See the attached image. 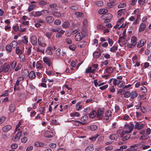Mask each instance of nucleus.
Segmentation results:
<instances>
[{
	"mask_svg": "<svg viewBox=\"0 0 151 151\" xmlns=\"http://www.w3.org/2000/svg\"><path fill=\"white\" fill-rule=\"evenodd\" d=\"M9 111L12 112H14L15 110V106L14 104H11L9 106Z\"/></svg>",
	"mask_w": 151,
	"mask_h": 151,
	"instance_id": "obj_29",
	"label": "nucleus"
},
{
	"mask_svg": "<svg viewBox=\"0 0 151 151\" xmlns=\"http://www.w3.org/2000/svg\"><path fill=\"white\" fill-rule=\"evenodd\" d=\"M6 118L4 116H1L0 118V124H2L5 120Z\"/></svg>",
	"mask_w": 151,
	"mask_h": 151,
	"instance_id": "obj_61",
	"label": "nucleus"
},
{
	"mask_svg": "<svg viewBox=\"0 0 151 151\" xmlns=\"http://www.w3.org/2000/svg\"><path fill=\"white\" fill-rule=\"evenodd\" d=\"M137 39L134 36H132L131 38V42L133 46H135L137 43Z\"/></svg>",
	"mask_w": 151,
	"mask_h": 151,
	"instance_id": "obj_22",
	"label": "nucleus"
},
{
	"mask_svg": "<svg viewBox=\"0 0 151 151\" xmlns=\"http://www.w3.org/2000/svg\"><path fill=\"white\" fill-rule=\"evenodd\" d=\"M70 25L68 21H66L64 22L63 24V27L64 28H67Z\"/></svg>",
	"mask_w": 151,
	"mask_h": 151,
	"instance_id": "obj_42",
	"label": "nucleus"
},
{
	"mask_svg": "<svg viewBox=\"0 0 151 151\" xmlns=\"http://www.w3.org/2000/svg\"><path fill=\"white\" fill-rule=\"evenodd\" d=\"M69 48L72 50L74 51L75 50L76 48V45L73 44L72 45H70L69 46Z\"/></svg>",
	"mask_w": 151,
	"mask_h": 151,
	"instance_id": "obj_50",
	"label": "nucleus"
},
{
	"mask_svg": "<svg viewBox=\"0 0 151 151\" xmlns=\"http://www.w3.org/2000/svg\"><path fill=\"white\" fill-rule=\"evenodd\" d=\"M94 150L93 145H91L88 146L85 149V151H93Z\"/></svg>",
	"mask_w": 151,
	"mask_h": 151,
	"instance_id": "obj_34",
	"label": "nucleus"
},
{
	"mask_svg": "<svg viewBox=\"0 0 151 151\" xmlns=\"http://www.w3.org/2000/svg\"><path fill=\"white\" fill-rule=\"evenodd\" d=\"M130 93V98L132 99L136 98L138 95L136 91H135L131 92Z\"/></svg>",
	"mask_w": 151,
	"mask_h": 151,
	"instance_id": "obj_26",
	"label": "nucleus"
},
{
	"mask_svg": "<svg viewBox=\"0 0 151 151\" xmlns=\"http://www.w3.org/2000/svg\"><path fill=\"white\" fill-rule=\"evenodd\" d=\"M116 0H109V2L107 4V6L109 8H111V6L116 4Z\"/></svg>",
	"mask_w": 151,
	"mask_h": 151,
	"instance_id": "obj_13",
	"label": "nucleus"
},
{
	"mask_svg": "<svg viewBox=\"0 0 151 151\" xmlns=\"http://www.w3.org/2000/svg\"><path fill=\"white\" fill-rule=\"evenodd\" d=\"M22 67V65L21 64L19 63L17 65V67L14 68V70L15 71H17L20 70Z\"/></svg>",
	"mask_w": 151,
	"mask_h": 151,
	"instance_id": "obj_41",
	"label": "nucleus"
},
{
	"mask_svg": "<svg viewBox=\"0 0 151 151\" xmlns=\"http://www.w3.org/2000/svg\"><path fill=\"white\" fill-rule=\"evenodd\" d=\"M36 5L35 4H33L31 5L29 7L28 9V11L29 12H30L33 10L35 8V7Z\"/></svg>",
	"mask_w": 151,
	"mask_h": 151,
	"instance_id": "obj_38",
	"label": "nucleus"
},
{
	"mask_svg": "<svg viewBox=\"0 0 151 151\" xmlns=\"http://www.w3.org/2000/svg\"><path fill=\"white\" fill-rule=\"evenodd\" d=\"M36 66L37 68H43L42 64L39 62H37Z\"/></svg>",
	"mask_w": 151,
	"mask_h": 151,
	"instance_id": "obj_63",
	"label": "nucleus"
},
{
	"mask_svg": "<svg viewBox=\"0 0 151 151\" xmlns=\"http://www.w3.org/2000/svg\"><path fill=\"white\" fill-rule=\"evenodd\" d=\"M119 137V135L117 134H113L109 136V138L110 139H114L115 141H116Z\"/></svg>",
	"mask_w": 151,
	"mask_h": 151,
	"instance_id": "obj_19",
	"label": "nucleus"
},
{
	"mask_svg": "<svg viewBox=\"0 0 151 151\" xmlns=\"http://www.w3.org/2000/svg\"><path fill=\"white\" fill-rule=\"evenodd\" d=\"M88 117L87 116L85 115L83 116L81 119V122H86L87 121V120H88Z\"/></svg>",
	"mask_w": 151,
	"mask_h": 151,
	"instance_id": "obj_44",
	"label": "nucleus"
},
{
	"mask_svg": "<svg viewBox=\"0 0 151 151\" xmlns=\"http://www.w3.org/2000/svg\"><path fill=\"white\" fill-rule=\"evenodd\" d=\"M30 42L33 45H36L37 44V38L36 36L32 35L30 38Z\"/></svg>",
	"mask_w": 151,
	"mask_h": 151,
	"instance_id": "obj_9",
	"label": "nucleus"
},
{
	"mask_svg": "<svg viewBox=\"0 0 151 151\" xmlns=\"http://www.w3.org/2000/svg\"><path fill=\"white\" fill-rule=\"evenodd\" d=\"M28 38L26 36H24L22 38V40H21L22 42L24 44H27L28 43Z\"/></svg>",
	"mask_w": 151,
	"mask_h": 151,
	"instance_id": "obj_25",
	"label": "nucleus"
},
{
	"mask_svg": "<svg viewBox=\"0 0 151 151\" xmlns=\"http://www.w3.org/2000/svg\"><path fill=\"white\" fill-rule=\"evenodd\" d=\"M146 27V25L144 23H141L139 27V32H142L144 31Z\"/></svg>",
	"mask_w": 151,
	"mask_h": 151,
	"instance_id": "obj_17",
	"label": "nucleus"
},
{
	"mask_svg": "<svg viewBox=\"0 0 151 151\" xmlns=\"http://www.w3.org/2000/svg\"><path fill=\"white\" fill-rule=\"evenodd\" d=\"M130 137L131 136L130 135L127 134L124 137L123 136V137H122V140L123 141H125L129 139Z\"/></svg>",
	"mask_w": 151,
	"mask_h": 151,
	"instance_id": "obj_45",
	"label": "nucleus"
},
{
	"mask_svg": "<svg viewBox=\"0 0 151 151\" xmlns=\"http://www.w3.org/2000/svg\"><path fill=\"white\" fill-rule=\"evenodd\" d=\"M117 47L114 46L110 48V50L111 52H114L117 50Z\"/></svg>",
	"mask_w": 151,
	"mask_h": 151,
	"instance_id": "obj_54",
	"label": "nucleus"
},
{
	"mask_svg": "<svg viewBox=\"0 0 151 151\" xmlns=\"http://www.w3.org/2000/svg\"><path fill=\"white\" fill-rule=\"evenodd\" d=\"M9 45H10L12 48H14L17 46V41L14 40L12 41Z\"/></svg>",
	"mask_w": 151,
	"mask_h": 151,
	"instance_id": "obj_33",
	"label": "nucleus"
},
{
	"mask_svg": "<svg viewBox=\"0 0 151 151\" xmlns=\"http://www.w3.org/2000/svg\"><path fill=\"white\" fill-rule=\"evenodd\" d=\"M101 53L98 51L95 52L93 54V56L94 58H97L101 55Z\"/></svg>",
	"mask_w": 151,
	"mask_h": 151,
	"instance_id": "obj_31",
	"label": "nucleus"
},
{
	"mask_svg": "<svg viewBox=\"0 0 151 151\" xmlns=\"http://www.w3.org/2000/svg\"><path fill=\"white\" fill-rule=\"evenodd\" d=\"M79 123L82 125H85L86 124V122H81L78 121H74V124L78 126Z\"/></svg>",
	"mask_w": 151,
	"mask_h": 151,
	"instance_id": "obj_49",
	"label": "nucleus"
},
{
	"mask_svg": "<svg viewBox=\"0 0 151 151\" xmlns=\"http://www.w3.org/2000/svg\"><path fill=\"white\" fill-rule=\"evenodd\" d=\"M45 19L46 22L49 23H52L54 20V18L51 16H49L46 17Z\"/></svg>",
	"mask_w": 151,
	"mask_h": 151,
	"instance_id": "obj_20",
	"label": "nucleus"
},
{
	"mask_svg": "<svg viewBox=\"0 0 151 151\" xmlns=\"http://www.w3.org/2000/svg\"><path fill=\"white\" fill-rule=\"evenodd\" d=\"M96 4L98 6H103L104 4L103 2L101 1H97L96 2Z\"/></svg>",
	"mask_w": 151,
	"mask_h": 151,
	"instance_id": "obj_55",
	"label": "nucleus"
},
{
	"mask_svg": "<svg viewBox=\"0 0 151 151\" xmlns=\"http://www.w3.org/2000/svg\"><path fill=\"white\" fill-rule=\"evenodd\" d=\"M35 145L37 147H43L45 145L44 143H42L39 141L36 142H35Z\"/></svg>",
	"mask_w": 151,
	"mask_h": 151,
	"instance_id": "obj_37",
	"label": "nucleus"
},
{
	"mask_svg": "<svg viewBox=\"0 0 151 151\" xmlns=\"http://www.w3.org/2000/svg\"><path fill=\"white\" fill-rule=\"evenodd\" d=\"M61 23V22L59 19H57L55 21L54 24L56 25H59Z\"/></svg>",
	"mask_w": 151,
	"mask_h": 151,
	"instance_id": "obj_62",
	"label": "nucleus"
},
{
	"mask_svg": "<svg viewBox=\"0 0 151 151\" xmlns=\"http://www.w3.org/2000/svg\"><path fill=\"white\" fill-rule=\"evenodd\" d=\"M98 136V135L96 134L94 136L92 137L89 138V139L91 140H92L93 141H95L96 140V139Z\"/></svg>",
	"mask_w": 151,
	"mask_h": 151,
	"instance_id": "obj_53",
	"label": "nucleus"
},
{
	"mask_svg": "<svg viewBox=\"0 0 151 151\" xmlns=\"http://www.w3.org/2000/svg\"><path fill=\"white\" fill-rule=\"evenodd\" d=\"M112 15L110 13L106 14L102 16V18L103 19H109L110 20L112 18Z\"/></svg>",
	"mask_w": 151,
	"mask_h": 151,
	"instance_id": "obj_15",
	"label": "nucleus"
},
{
	"mask_svg": "<svg viewBox=\"0 0 151 151\" xmlns=\"http://www.w3.org/2000/svg\"><path fill=\"white\" fill-rule=\"evenodd\" d=\"M96 115V111L93 110L89 114V116L91 118H94Z\"/></svg>",
	"mask_w": 151,
	"mask_h": 151,
	"instance_id": "obj_39",
	"label": "nucleus"
},
{
	"mask_svg": "<svg viewBox=\"0 0 151 151\" xmlns=\"http://www.w3.org/2000/svg\"><path fill=\"white\" fill-rule=\"evenodd\" d=\"M126 12V11L125 9H121L117 12L119 16L124 15Z\"/></svg>",
	"mask_w": 151,
	"mask_h": 151,
	"instance_id": "obj_23",
	"label": "nucleus"
},
{
	"mask_svg": "<svg viewBox=\"0 0 151 151\" xmlns=\"http://www.w3.org/2000/svg\"><path fill=\"white\" fill-rule=\"evenodd\" d=\"M108 12V10L105 9H101L99 10L98 13L100 14H104Z\"/></svg>",
	"mask_w": 151,
	"mask_h": 151,
	"instance_id": "obj_28",
	"label": "nucleus"
},
{
	"mask_svg": "<svg viewBox=\"0 0 151 151\" xmlns=\"http://www.w3.org/2000/svg\"><path fill=\"white\" fill-rule=\"evenodd\" d=\"M12 127L11 125H7L4 126L2 128L3 131L5 132H7L9 131L11 129Z\"/></svg>",
	"mask_w": 151,
	"mask_h": 151,
	"instance_id": "obj_18",
	"label": "nucleus"
},
{
	"mask_svg": "<svg viewBox=\"0 0 151 151\" xmlns=\"http://www.w3.org/2000/svg\"><path fill=\"white\" fill-rule=\"evenodd\" d=\"M46 53L49 55H51L52 54V52L51 51V48L50 47L48 48L47 49L46 51Z\"/></svg>",
	"mask_w": 151,
	"mask_h": 151,
	"instance_id": "obj_48",
	"label": "nucleus"
},
{
	"mask_svg": "<svg viewBox=\"0 0 151 151\" xmlns=\"http://www.w3.org/2000/svg\"><path fill=\"white\" fill-rule=\"evenodd\" d=\"M44 62L48 66L50 67L52 65V63L51 62L50 58L45 57L43 59Z\"/></svg>",
	"mask_w": 151,
	"mask_h": 151,
	"instance_id": "obj_6",
	"label": "nucleus"
},
{
	"mask_svg": "<svg viewBox=\"0 0 151 151\" xmlns=\"http://www.w3.org/2000/svg\"><path fill=\"white\" fill-rule=\"evenodd\" d=\"M112 116V112L110 110H107L105 113V116H104V119L106 120H108Z\"/></svg>",
	"mask_w": 151,
	"mask_h": 151,
	"instance_id": "obj_4",
	"label": "nucleus"
},
{
	"mask_svg": "<svg viewBox=\"0 0 151 151\" xmlns=\"http://www.w3.org/2000/svg\"><path fill=\"white\" fill-rule=\"evenodd\" d=\"M141 90L143 93H145L147 92V89L144 86H142L141 87Z\"/></svg>",
	"mask_w": 151,
	"mask_h": 151,
	"instance_id": "obj_64",
	"label": "nucleus"
},
{
	"mask_svg": "<svg viewBox=\"0 0 151 151\" xmlns=\"http://www.w3.org/2000/svg\"><path fill=\"white\" fill-rule=\"evenodd\" d=\"M79 8V6L77 4L73 5L70 7V9L73 10H78Z\"/></svg>",
	"mask_w": 151,
	"mask_h": 151,
	"instance_id": "obj_32",
	"label": "nucleus"
},
{
	"mask_svg": "<svg viewBox=\"0 0 151 151\" xmlns=\"http://www.w3.org/2000/svg\"><path fill=\"white\" fill-rule=\"evenodd\" d=\"M124 96L126 98H128L131 96L130 92L129 91H126L123 94Z\"/></svg>",
	"mask_w": 151,
	"mask_h": 151,
	"instance_id": "obj_46",
	"label": "nucleus"
},
{
	"mask_svg": "<svg viewBox=\"0 0 151 151\" xmlns=\"http://www.w3.org/2000/svg\"><path fill=\"white\" fill-rule=\"evenodd\" d=\"M52 14L54 16L56 17H60L61 16L60 13L56 10L55 9L52 10Z\"/></svg>",
	"mask_w": 151,
	"mask_h": 151,
	"instance_id": "obj_30",
	"label": "nucleus"
},
{
	"mask_svg": "<svg viewBox=\"0 0 151 151\" xmlns=\"http://www.w3.org/2000/svg\"><path fill=\"white\" fill-rule=\"evenodd\" d=\"M21 142L23 143H25L27 141V138L26 137H24L21 139Z\"/></svg>",
	"mask_w": 151,
	"mask_h": 151,
	"instance_id": "obj_60",
	"label": "nucleus"
},
{
	"mask_svg": "<svg viewBox=\"0 0 151 151\" xmlns=\"http://www.w3.org/2000/svg\"><path fill=\"white\" fill-rule=\"evenodd\" d=\"M84 36L82 32L77 33L75 35L74 39L77 41H79L82 40L84 37Z\"/></svg>",
	"mask_w": 151,
	"mask_h": 151,
	"instance_id": "obj_2",
	"label": "nucleus"
},
{
	"mask_svg": "<svg viewBox=\"0 0 151 151\" xmlns=\"http://www.w3.org/2000/svg\"><path fill=\"white\" fill-rule=\"evenodd\" d=\"M10 68V67L9 65H2L0 68V73L2 72H4V73L9 72V73L11 71Z\"/></svg>",
	"mask_w": 151,
	"mask_h": 151,
	"instance_id": "obj_1",
	"label": "nucleus"
},
{
	"mask_svg": "<svg viewBox=\"0 0 151 151\" xmlns=\"http://www.w3.org/2000/svg\"><path fill=\"white\" fill-rule=\"evenodd\" d=\"M104 113V110L103 109H99L96 113L97 117L99 119H101L103 118V114Z\"/></svg>",
	"mask_w": 151,
	"mask_h": 151,
	"instance_id": "obj_10",
	"label": "nucleus"
},
{
	"mask_svg": "<svg viewBox=\"0 0 151 151\" xmlns=\"http://www.w3.org/2000/svg\"><path fill=\"white\" fill-rule=\"evenodd\" d=\"M113 71V69L111 67L107 68L106 69V72L108 73H112Z\"/></svg>",
	"mask_w": 151,
	"mask_h": 151,
	"instance_id": "obj_40",
	"label": "nucleus"
},
{
	"mask_svg": "<svg viewBox=\"0 0 151 151\" xmlns=\"http://www.w3.org/2000/svg\"><path fill=\"white\" fill-rule=\"evenodd\" d=\"M127 6V4L124 3H121L119 4L118 6V7L119 8H122L126 7Z\"/></svg>",
	"mask_w": 151,
	"mask_h": 151,
	"instance_id": "obj_57",
	"label": "nucleus"
},
{
	"mask_svg": "<svg viewBox=\"0 0 151 151\" xmlns=\"http://www.w3.org/2000/svg\"><path fill=\"white\" fill-rule=\"evenodd\" d=\"M92 68L91 66L86 68L85 72V73L87 74L91 73V71Z\"/></svg>",
	"mask_w": 151,
	"mask_h": 151,
	"instance_id": "obj_58",
	"label": "nucleus"
},
{
	"mask_svg": "<svg viewBox=\"0 0 151 151\" xmlns=\"http://www.w3.org/2000/svg\"><path fill=\"white\" fill-rule=\"evenodd\" d=\"M42 38L39 37L38 39V44L42 47H44L46 46V44L43 41L41 40Z\"/></svg>",
	"mask_w": 151,
	"mask_h": 151,
	"instance_id": "obj_21",
	"label": "nucleus"
},
{
	"mask_svg": "<svg viewBox=\"0 0 151 151\" xmlns=\"http://www.w3.org/2000/svg\"><path fill=\"white\" fill-rule=\"evenodd\" d=\"M97 128V126L94 125H91L90 126V129L92 131H95Z\"/></svg>",
	"mask_w": 151,
	"mask_h": 151,
	"instance_id": "obj_52",
	"label": "nucleus"
},
{
	"mask_svg": "<svg viewBox=\"0 0 151 151\" xmlns=\"http://www.w3.org/2000/svg\"><path fill=\"white\" fill-rule=\"evenodd\" d=\"M122 82V81L120 80H118L114 78V81H113V84L114 86H118V85L120 84L121 82Z\"/></svg>",
	"mask_w": 151,
	"mask_h": 151,
	"instance_id": "obj_24",
	"label": "nucleus"
},
{
	"mask_svg": "<svg viewBox=\"0 0 151 151\" xmlns=\"http://www.w3.org/2000/svg\"><path fill=\"white\" fill-rule=\"evenodd\" d=\"M23 49L22 48V47L18 46L16 48L15 50L16 53L17 54L19 55V57L21 58H22V56H21L20 55L22 54V53L23 52ZM22 60H23V59H24V57L22 56Z\"/></svg>",
	"mask_w": 151,
	"mask_h": 151,
	"instance_id": "obj_5",
	"label": "nucleus"
},
{
	"mask_svg": "<svg viewBox=\"0 0 151 151\" xmlns=\"http://www.w3.org/2000/svg\"><path fill=\"white\" fill-rule=\"evenodd\" d=\"M44 136L45 137L50 138L52 137L53 136V133L52 132L46 131L44 134Z\"/></svg>",
	"mask_w": 151,
	"mask_h": 151,
	"instance_id": "obj_14",
	"label": "nucleus"
},
{
	"mask_svg": "<svg viewBox=\"0 0 151 151\" xmlns=\"http://www.w3.org/2000/svg\"><path fill=\"white\" fill-rule=\"evenodd\" d=\"M70 116L71 117L76 116L79 117L80 116V114L78 112H76L74 113H72L70 114Z\"/></svg>",
	"mask_w": 151,
	"mask_h": 151,
	"instance_id": "obj_43",
	"label": "nucleus"
},
{
	"mask_svg": "<svg viewBox=\"0 0 151 151\" xmlns=\"http://www.w3.org/2000/svg\"><path fill=\"white\" fill-rule=\"evenodd\" d=\"M45 35L48 39H50L52 36V32H47Z\"/></svg>",
	"mask_w": 151,
	"mask_h": 151,
	"instance_id": "obj_56",
	"label": "nucleus"
},
{
	"mask_svg": "<svg viewBox=\"0 0 151 151\" xmlns=\"http://www.w3.org/2000/svg\"><path fill=\"white\" fill-rule=\"evenodd\" d=\"M134 123L135 124L134 127V129H136L138 130H139L145 126L144 124H140L139 122L136 121L134 122Z\"/></svg>",
	"mask_w": 151,
	"mask_h": 151,
	"instance_id": "obj_8",
	"label": "nucleus"
},
{
	"mask_svg": "<svg viewBox=\"0 0 151 151\" xmlns=\"http://www.w3.org/2000/svg\"><path fill=\"white\" fill-rule=\"evenodd\" d=\"M134 127V124H133L132 122H130L129 124H125L124 126V128L131 132L133 130Z\"/></svg>",
	"mask_w": 151,
	"mask_h": 151,
	"instance_id": "obj_3",
	"label": "nucleus"
},
{
	"mask_svg": "<svg viewBox=\"0 0 151 151\" xmlns=\"http://www.w3.org/2000/svg\"><path fill=\"white\" fill-rule=\"evenodd\" d=\"M22 134V132L21 131L17 132L15 136L12 137V139L14 141L18 140L20 139Z\"/></svg>",
	"mask_w": 151,
	"mask_h": 151,
	"instance_id": "obj_12",
	"label": "nucleus"
},
{
	"mask_svg": "<svg viewBox=\"0 0 151 151\" xmlns=\"http://www.w3.org/2000/svg\"><path fill=\"white\" fill-rule=\"evenodd\" d=\"M147 40L145 39H142L138 42L137 46L138 48H140L143 46L146 43Z\"/></svg>",
	"mask_w": 151,
	"mask_h": 151,
	"instance_id": "obj_11",
	"label": "nucleus"
},
{
	"mask_svg": "<svg viewBox=\"0 0 151 151\" xmlns=\"http://www.w3.org/2000/svg\"><path fill=\"white\" fill-rule=\"evenodd\" d=\"M75 14L78 17H81L84 16V14L83 13L76 12H75Z\"/></svg>",
	"mask_w": 151,
	"mask_h": 151,
	"instance_id": "obj_51",
	"label": "nucleus"
},
{
	"mask_svg": "<svg viewBox=\"0 0 151 151\" xmlns=\"http://www.w3.org/2000/svg\"><path fill=\"white\" fill-rule=\"evenodd\" d=\"M131 132L130 131H129L128 130H124L123 131L122 133L121 134V137H122L124 136V135L125 134H128L129 133Z\"/></svg>",
	"mask_w": 151,
	"mask_h": 151,
	"instance_id": "obj_47",
	"label": "nucleus"
},
{
	"mask_svg": "<svg viewBox=\"0 0 151 151\" xmlns=\"http://www.w3.org/2000/svg\"><path fill=\"white\" fill-rule=\"evenodd\" d=\"M86 44V42L85 41H82L78 43V46L81 48H83L85 47Z\"/></svg>",
	"mask_w": 151,
	"mask_h": 151,
	"instance_id": "obj_16",
	"label": "nucleus"
},
{
	"mask_svg": "<svg viewBox=\"0 0 151 151\" xmlns=\"http://www.w3.org/2000/svg\"><path fill=\"white\" fill-rule=\"evenodd\" d=\"M6 51L8 53L11 52L12 50V48L9 44L7 45L6 46Z\"/></svg>",
	"mask_w": 151,
	"mask_h": 151,
	"instance_id": "obj_36",
	"label": "nucleus"
},
{
	"mask_svg": "<svg viewBox=\"0 0 151 151\" xmlns=\"http://www.w3.org/2000/svg\"><path fill=\"white\" fill-rule=\"evenodd\" d=\"M42 15V12L40 11H33L30 14V16L31 17H39Z\"/></svg>",
	"mask_w": 151,
	"mask_h": 151,
	"instance_id": "obj_7",
	"label": "nucleus"
},
{
	"mask_svg": "<svg viewBox=\"0 0 151 151\" xmlns=\"http://www.w3.org/2000/svg\"><path fill=\"white\" fill-rule=\"evenodd\" d=\"M17 63L16 61H13L10 62V65L12 68L14 69L15 68L17 65Z\"/></svg>",
	"mask_w": 151,
	"mask_h": 151,
	"instance_id": "obj_35",
	"label": "nucleus"
},
{
	"mask_svg": "<svg viewBox=\"0 0 151 151\" xmlns=\"http://www.w3.org/2000/svg\"><path fill=\"white\" fill-rule=\"evenodd\" d=\"M55 52L56 55L58 56L60 55L61 54V49H58L56 50Z\"/></svg>",
	"mask_w": 151,
	"mask_h": 151,
	"instance_id": "obj_59",
	"label": "nucleus"
},
{
	"mask_svg": "<svg viewBox=\"0 0 151 151\" xmlns=\"http://www.w3.org/2000/svg\"><path fill=\"white\" fill-rule=\"evenodd\" d=\"M29 77L31 79H34L36 77L34 71H31L29 74Z\"/></svg>",
	"mask_w": 151,
	"mask_h": 151,
	"instance_id": "obj_27",
	"label": "nucleus"
}]
</instances>
